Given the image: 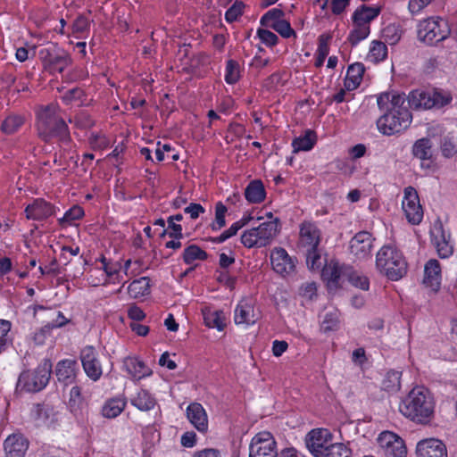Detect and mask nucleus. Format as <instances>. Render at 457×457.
I'll return each mask as SVG.
<instances>
[{"mask_svg": "<svg viewBox=\"0 0 457 457\" xmlns=\"http://www.w3.org/2000/svg\"><path fill=\"white\" fill-rule=\"evenodd\" d=\"M417 457H447L445 445L436 438L420 441L416 447Z\"/></svg>", "mask_w": 457, "mask_h": 457, "instance_id": "obj_18", "label": "nucleus"}, {"mask_svg": "<svg viewBox=\"0 0 457 457\" xmlns=\"http://www.w3.org/2000/svg\"><path fill=\"white\" fill-rule=\"evenodd\" d=\"M24 122V116L14 113L10 114L2 121L1 131L5 135H12L20 129Z\"/></svg>", "mask_w": 457, "mask_h": 457, "instance_id": "obj_34", "label": "nucleus"}, {"mask_svg": "<svg viewBox=\"0 0 457 457\" xmlns=\"http://www.w3.org/2000/svg\"><path fill=\"white\" fill-rule=\"evenodd\" d=\"M69 121L70 122L73 121L77 128L82 129H89L95 123L93 119L91 118V116L85 112H81L78 113L77 115H75L73 120L70 119Z\"/></svg>", "mask_w": 457, "mask_h": 457, "instance_id": "obj_55", "label": "nucleus"}, {"mask_svg": "<svg viewBox=\"0 0 457 457\" xmlns=\"http://www.w3.org/2000/svg\"><path fill=\"white\" fill-rule=\"evenodd\" d=\"M365 71V67L361 62L351 64L347 69L346 77L345 79V87L348 91L356 89L361 80Z\"/></svg>", "mask_w": 457, "mask_h": 457, "instance_id": "obj_27", "label": "nucleus"}, {"mask_svg": "<svg viewBox=\"0 0 457 457\" xmlns=\"http://www.w3.org/2000/svg\"><path fill=\"white\" fill-rule=\"evenodd\" d=\"M430 98L431 102L433 103V107H443L448 104L452 100V97L449 94L440 91L430 92Z\"/></svg>", "mask_w": 457, "mask_h": 457, "instance_id": "obj_57", "label": "nucleus"}, {"mask_svg": "<svg viewBox=\"0 0 457 457\" xmlns=\"http://www.w3.org/2000/svg\"><path fill=\"white\" fill-rule=\"evenodd\" d=\"M378 444L385 457H406L404 441L391 431H383L378 437Z\"/></svg>", "mask_w": 457, "mask_h": 457, "instance_id": "obj_10", "label": "nucleus"}, {"mask_svg": "<svg viewBox=\"0 0 457 457\" xmlns=\"http://www.w3.org/2000/svg\"><path fill=\"white\" fill-rule=\"evenodd\" d=\"M331 38L330 35H321L319 37V46L317 49V54L327 57L329 53L328 40Z\"/></svg>", "mask_w": 457, "mask_h": 457, "instance_id": "obj_62", "label": "nucleus"}, {"mask_svg": "<svg viewBox=\"0 0 457 457\" xmlns=\"http://www.w3.org/2000/svg\"><path fill=\"white\" fill-rule=\"evenodd\" d=\"M257 35L260 37L261 41L269 46H273L278 43V36L271 32L270 30L259 29L257 30Z\"/></svg>", "mask_w": 457, "mask_h": 457, "instance_id": "obj_58", "label": "nucleus"}, {"mask_svg": "<svg viewBox=\"0 0 457 457\" xmlns=\"http://www.w3.org/2000/svg\"><path fill=\"white\" fill-rule=\"evenodd\" d=\"M402 206L410 223L418 225L421 222L423 210L420 204L419 195L413 187H408L405 188Z\"/></svg>", "mask_w": 457, "mask_h": 457, "instance_id": "obj_11", "label": "nucleus"}, {"mask_svg": "<svg viewBox=\"0 0 457 457\" xmlns=\"http://www.w3.org/2000/svg\"><path fill=\"white\" fill-rule=\"evenodd\" d=\"M404 94L385 92L378 96L377 103L383 115L377 121L384 135H393L405 130L411 123L412 115L405 104Z\"/></svg>", "mask_w": 457, "mask_h": 457, "instance_id": "obj_1", "label": "nucleus"}, {"mask_svg": "<svg viewBox=\"0 0 457 457\" xmlns=\"http://www.w3.org/2000/svg\"><path fill=\"white\" fill-rule=\"evenodd\" d=\"M437 234H434V241L437 248V253L441 258H446L453 253V246L449 244L450 236L445 235L442 224L436 228Z\"/></svg>", "mask_w": 457, "mask_h": 457, "instance_id": "obj_30", "label": "nucleus"}, {"mask_svg": "<svg viewBox=\"0 0 457 457\" xmlns=\"http://www.w3.org/2000/svg\"><path fill=\"white\" fill-rule=\"evenodd\" d=\"M126 406L125 400L121 398H112L108 400L102 408V414L108 419L119 416Z\"/></svg>", "mask_w": 457, "mask_h": 457, "instance_id": "obj_35", "label": "nucleus"}, {"mask_svg": "<svg viewBox=\"0 0 457 457\" xmlns=\"http://www.w3.org/2000/svg\"><path fill=\"white\" fill-rule=\"evenodd\" d=\"M240 77V69L237 62L228 60L226 65L225 80L228 84H235Z\"/></svg>", "mask_w": 457, "mask_h": 457, "instance_id": "obj_44", "label": "nucleus"}, {"mask_svg": "<svg viewBox=\"0 0 457 457\" xmlns=\"http://www.w3.org/2000/svg\"><path fill=\"white\" fill-rule=\"evenodd\" d=\"M401 372L395 370L388 371L382 380V389L387 392H397L401 387Z\"/></svg>", "mask_w": 457, "mask_h": 457, "instance_id": "obj_40", "label": "nucleus"}, {"mask_svg": "<svg viewBox=\"0 0 457 457\" xmlns=\"http://www.w3.org/2000/svg\"><path fill=\"white\" fill-rule=\"evenodd\" d=\"M131 403L138 410L147 411L154 407L156 401L146 390L142 389L131 400Z\"/></svg>", "mask_w": 457, "mask_h": 457, "instance_id": "obj_36", "label": "nucleus"}, {"mask_svg": "<svg viewBox=\"0 0 457 457\" xmlns=\"http://www.w3.org/2000/svg\"><path fill=\"white\" fill-rule=\"evenodd\" d=\"M128 292L132 298H139L150 294V284L147 277H142L131 282Z\"/></svg>", "mask_w": 457, "mask_h": 457, "instance_id": "obj_33", "label": "nucleus"}, {"mask_svg": "<svg viewBox=\"0 0 457 457\" xmlns=\"http://www.w3.org/2000/svg\"><path fill=\"white\" fill-rule=\"evenodd\" d=\"M204 324L211 328H217L221 331L226 327L225 315L222 311H212L206 309L203 311Z\"/></svg>", "mask_w": 457, "mask_h": 457, "instance_id": "obj_31", "label": "nucleus"}, {"mask_svg": "<svg viewBox=\"0 0 457 457\" xmlns=\"http://www.w3.org/2000/svg\"><path fill=\"white\" fill-rule=\"evenodd\" d=\"M77 361L63 360L57 363L55 374L57 379L65 386L71 384L76 377Z\"/></svg>", "mask_w": 457, "mask_h": 457, "instance_id": "obj_25", "label": "nucleus"}, {"mask_svg": "<svg viewBox=\"0 0 457 457\" xmlns=\"http://www.w3.org/2000/svg\"><path fill=\"white\" fill-rule=\"evenodd\" d=\"M29 445V440L21 433L8 436L4 442L5 457H24Z\"/></svg>", "mask_w": 457, "mask_h": 457, "instance_id": "obj_19", "label": "nucleus"}, {"mask_svg": "<svg viewBox=\"0 0 457 457\" xmlns=\"http://www.w3.org/2000/svg\"><path fill=\"white\" fill-rule=\"evenodd\" d=\"M380 7L366 4H361L353 12L352 16L353 29L347 37L353 46L368 37L370 33V22L380 14Z\"/></svg>", "mask_w": 457, "mask_h": 457, "instance_id": "obj_5", "label": "nucleus"}, {"mask_svg": "<svg viewBox=\"0 0 457 457\" xmlns=\"http://www.w3.org/2000/svg\"><path fill=\"white\" fill-rule=\"evenodd\" d=\"M256 230L252 228L251 229L244 231L241 236V243L247 248L259 247V238L255 232Z\"/></svg>", "mask_w": 457, "mask_h": 457, "instance_id": "obj_54", "label": "nucleus"}, {"mask_svg": "<svg viewBox=\"0 0 457 457\" xmlns=\"http://www.w3.org/2000/svg\"><path fill=\"white\" fill-rule=\"evenodd\" d=\"M399 411L411 421L426 425L434 416V401L427 388L416 386L401 401Z\"/></svg>", "mask_w": 457, "mask_h": 457, "instance_id": "obj_3", "label": "nucleus"}, {"mask_svg": "<svg viewBox=\"0 0 457 457\" xmlns=\"http://www.w3.org/2000/svg\"><path fill=\"white\" fill-rule=\"evenodd\" d=\"M167 223L168 228H164L160 236L163 237L164 236L169 235L170 237L181 239L183 237L181 225L177 224L174 220H170V218H168Z\"/></svg>", "mask_w": 457, "mask_h": 457, "instance_id": "obj_53", "label": "nucleus"}, {"mask_svg": "<svg viewBox=\"0 0 457 457\" xmlns=\"http://www.w3.org/2000/svg\"><path fill=\"white\" fill-rule=\"evenodd\" d=\"M245 7V4L243 2L237 0L232 6H230L226 13H225V19L228 22H233L237 21V19L242 15L243 9Z\"/></svg>", "mask_w": 457, "mask_h": 457, "instance_id": "obj_56", "label": "nucleus"}, {"mask_svg": "<svg viewBox=\"0 0 457 457\" xmlns=\"http://www.w3.org/2000/svg\"><path fill=\"white\" fill-rule=\"evenodd\" d=\"M337 317L336 316V314L330 312L325 315L321 328L325 332L331 331L337 328Z\"/></svg>", "mask_w": 457, "mask_h": 457, "instance_id": "obj_60", "label": "nucleus"}, {"mask_svg": "<svg viewBox=\"0 0 457 457\" xmlns=\"http://www.w3.org/2000/svg\"><path fill=\"white\" fill-rule=\"evenodd\" d=\"M376 268L388 279L396 281L407 272V262L402 252L395 246L384 245L376 256Z\"/></svg>", "mask_w": 457, "mask_h": 457, "instance_id": "obj_4", "label": "nucleus"}, {"mask_svg": "<svg viewBox=\"0 0 457 457\" xmlns=\"http://www.w3.org/2000/svg\"><path fill=\"white\" fill-rule=\"evenodd\" d=\"M85 96L84 91L79 87H74L67 90L62 96V101L69 104L72 102H79V104L83 103V97Z\"/></svg>", "mask_w": 457, "mask_h": 457, "instance_id": "obj_52", "label": "nucleus"}, {"mask_svg": "<svg viewBox=\"0 0 457 457\" xmlns=\"http://www.w3.org/2000/svg\"><path fill=\"white\" fill-rule=\"evenodd\" d=\"M218 282L224 284L230 289L235 287L237 278L230 276L228 271H220L217 278Z\"/></svg>", "mask_w": 457, "mask_h": 457, "instance_id": "obj_63", "label": "nucleus"}, {"mask_svg": "<svg viewBox=\"0 0 457 457\" xmlns=\"http://www.w3.org/2000/svg\"><path fill=\"white\" fill-rule=\"evenodd\" d=\"M26 217L29 220H44L55 213L54 206L42 198L35 199L25 208Z\"/></svg>", "mask_w": 457, "mask_h": 457, "instance_id": "obj_20", "label": "nucleus"}, {"mask_svg": "<svg viewBox=\"0 0 457 457\" xmlns=\"http://www.w3.org/2000/svg\"><path fill=\"white\" fill-rule=\"evenodd\" d=\"M265 188L259 179L251 181L245 189V199L252 204L262 203L265 199Z\"/></svg>", "mask_w": 457, "mask_h": 457, "instance_id": "obj_29", "label": "nucleus"}, {"mask_svg": "<svg viewBox=\"0 0 457 457\" xmlns=\"http://www.w3.org/2000/svg\"><path fill=\"white\" fill-rule=\"evenodd\" d=\"M123 367L135 379H141L152 374V370L143 361L135 357H127L123 361Z\"/></svg>", "mask_w": 457, "mask_h": 457, "instance_id": "obj_24", "label": "nucleus"}, {"mask_svg": "<svg viewBox=\"0 0 457 457\" xmlns=\"http://www.w3.org/2000/svg\"><path fill=\"white\" fill-rule=\"evenodd\" d=\"M331 434L328 429L316 428L310 431L305 437V445L314 457H320L324 450L328 448L331 443Z\"/></svg>", "mask_w": 457, "mask_h": 457, "instance_id": "obj_12", "label": "nucleus"}, {"mask_svg": "<svg viewBox=\"0 0 457 457\" xmlns=\"http://www.w3.org/2000/svg\"><path fill=\"white\" fill-rule=\"evenodd\" d=\"M12 324L9 320H0V353L5 350L8 344L11 343L9 332Z\"/></svg>", "mask_w": 457, "mask_h": 457, "instance_id": "obj_49", "label": "nucleus"}, {"mask_svg": "<svg viewBox=\"0 0 457 457\" xmlns=\"http://www.w3.org/2000/svg\"><path fill=\"white\" fill-rule=\"evenodd\" d=\"M440 150L445 158H452L457 154V137L448 134L442 137Z\"/></svg>", "mask_w": 457, "mask_h": 457, "instance_id": "obj_38", "label": "nucleus"}, {"mask_svg": "<svg viewBox=\"0 0 457 457\" xmlns=\"http://www.w3.org/2000/svg\"><path fill=\"white\" fill-rule=\"evenodd\" d=\"M37 136L46 143L54 137L57 138L61 145L68 146L71 137L68 125L59 114V107L48 104L43 107L37 115Z\"/></svg>", "mask_w": 457, "mask_h": 457, "instance_id": "obj_2", "label": "nucleus"}, {"mask_svg": "<svg viewBox=\"0 0 457 457\" xmlns=\"http://www.w3.org/2000/svg\"><path fill=\"white\" fill-rule=\"evenodd\" d=\"M187 417L190 423L200 432L208 428L207 414L204 407L198 403H193L187 408Z\"/></svg>", "mask_w": 457, "mask_h": 457, "instance_id": "obj_22", "label": "nucleus"}, {"mask_svg": "<svg viewBox=\"0 0 457 457\" xmlns=\"http://www.w3.org/2000/svg\"><path fill=\"white\" fill-rule=\"evenodd\" d=\"M207 258V253L196 245H188L183 253V261L187 264H191L196 260L204 261Z\"/></svg>", "mask_w": 457, "mask_h": 457, "instance_id": "obj_39", "label": "nucleus"}, {"mask_svg": "<svg viewBox=\"0 0 457 457\" xmlns=\"http://www.w3.org/2000/svg\"><path fill=\"white\" fill-rule=\"evenodd\" d=\"M278 222L279 220L276 218L274 220L262 222L258 227L253 228L259 238V247L267 246L271 243L278 232Z\"/></svg>", "mask_w": 457, "mask_h": 457, "instance_id": "obj_23", "label": "nucleus"}, {"mask_svg": "<svg viewBox=\"0 0 457 457\" xmlns=\"http://www.w3.org/2000/svg\"><path fill=\"white\" fill-rule=\"evenodd\" d=\"M441 267L436 259L429 260L424 268L423 284L434 292H437L441 284Z\"/></svg>", "mask_w": 457, "mask_h": 457, "instance_id": "obj_21", "label": "nucleus"}, {"mask_svg": "<svg viewBox=\"0 0 457 457\" xmlns=\"http://www.w3.org/2000/svg\"><path fill=\"white\" fill-rule=\"evenodd\" d=\"M89 144L94 150L103 149L107 146V139L99 134H92L89 137Z\"/></svg>", "mask_w": 457, "mask_h": 457, "instance_id": "obj_61", "label": "nucleus"}, {"mask_svg": "<svg viewBox=\"0 0 457 457\" xmlns=\"http://www.w3.org/2000/svg\"><path fill=\"white\" fill-rule=\"evenodd\" d=\"M432 143L429 138L418 139L412 146V154L420 160H429L432 156Z\"/></svg>", "mask_w": 457, "mask_h": 457, "instance_id": "obj_37", "label": "nucleus"}, {"mask_svg": "<svg viewBox=\"0 0 457 457\" xmlns=\"http://www.w3.org/2000/svg\"><path fill=\"white\" fill-rule=\"evenodd\" d=\"M38 58L49 72L62 73L71 62L70 54L56 44L48 42L38 50Z\"/></svg>", "mask_w": 457, "mask_h": 457, "instance_id": "obj_7", "label": "nucleus"}, {"mask_svg": "<svg viewBox=\"0 0 457 457\" xmlns=\"http://www.w3.org/2000/svg\"><path fill=\"white\" fill-rule=\"evenodd\" d=\"M387 55V47L385 43L381 41H373L372 46L370 49V56L375 62L383 61Z\"/></svg>", "mask_w": 457, "mask_h": 457, "instance_id": "obj_48", "label": "nucleus"}, {"mask_svg": "<svg viewBox=\"0 0 457 457\" xmlns=\"http://www.w3.org/2000/svg\"><path fill=\"white\" fill-rule=\"evenodd\" d=\"M227 207L221 203L218 202L215 205V220L212 224L213 230H219L226 225L225 214Z\"/></svg>", "mask_w": 457, "mask_h": 457, "instance_id": "obj_47", "label": "nucleus"}, {"mask_svg": "<svg viewBox=\"0 0 457 457\" xmlns=\"http://www.w3.org/2000/svg\"><path fill=\"white\" fill-rule=\"evenodd\" d=\"M347 272H349L348 265L331 261L323 268L322 278L327 281L329 290H336L346 279Z\"/></svg>", "mask_w": 457, "mask_h": 457, "instance_id": "obj_14", "label": "nucleus"}, {"mask_svg": "<svg viewBox=\"0 0 457 457\" xmlns=\"http://www.w3.org/2000/svg\"><path fill=\"white\" fill-rule=\"evenodd\" d=\"M253 313V307L244 302H240L235 310L234 320L236 324H253L257 320Z\"/></svg>", "mask_w": 457, "mask_h": 457, "instance_id": "obj_28", "label": "nucleus"}, {"mask_svg": "<svg viewBox=\"0 0 457 457\" xmlns=\"http://www.w3.org/2000/svg\"><path fill=\"white\" fill-rule=\"evenodd\" d=\"M90 21L84 15L78 16L72 24L73 33H84L89 29Z\"/></svg>", "mask_w": 457, "mask_h": 457, "instance_id": "obj_59", "label": "nucleus"}, {"mask_svg": "<svg viewBox=\"0 0 457 457\" xmlns=\"http://www.w3.org/2000/svg\"><path fill=\"white\" fill-rule=\"evenodd\" d=\"M249 457H278L277 443L271 433L262 431L252 438Z\"/></svg>", "mask_w": 457, "mask_h": 457, "instance_id": "obj_9", "label": "nucleus"}, {"mask_svg": "<svg viewBox=\"0 0 457 457\" xmlns=\"http://www.w3.org/2000/svg\"><path fill=\"white\" fill-rule=\"evenodd\" d=\"M84 215L83 209L79 205L72 206L70 210H68L62 218L58 220L59 224L62 226H66L71 224L72 221L79 220Z\"/></svg>", "mask_w": 457, "mask_h": 457, "instance_id": "obj_45", "label": "nucleus"}, {"mask_svg": "<svg viewBox=\"0 0 457 457\" xmlns=\"http://www.w3.org/2000/svg\"><path fill=\"white\" fill-rule=\"evenodd\" d=\"M408 109H430L433 107V103L430 98V92L425 90H412L407 97Z\"/></svg>", "mask_w": 457, "mask_h": 457, "instance_id": "obj_26", "label": "nucleus"}, {"mask_svg": "<svg viewBox=\"0 0 457 457\" xmlns=\"http://www.w3.org/2000/svg\"><path fill=\"white\" fill-rule=\"evenodd\" d=\"M320 230L312 222L304 221L300 226L297 247L300 251L315 249L320 242Z\"/></svg>", "mask_w": 457, "mask_h": 457, "instance_id": "obj_15", "label": "nucleus"}, {"mask_svg": "<svg viewBox=\"0 0 457 457\" xmlns=\"http://www.w3.org/2000/svg\"><path fill=\"white\" fill-rule=\"evenodd\" d=\"M320 457H352V450L343 443L330 444Z\"/></svg>", "mask_w": 457, "mask_h": 457, "instance_id": "obj_41", "label": "nucleus"}, {"mask_svg": "<svg viewBox=\"0 0 457 457\" xmlns=\"http://www.w3.org/2000/svg\"><path fill=\"white\" fill-rule=\"evenodd\" d=\"M302 252L306 257V263L310 269H319L321 266L320 253L319 252L318 247L315 249H308Z\"/></svg>", "mask_w": 457, "mask_h": 457, "instance_id": "obj_51", "label": "nucleus"}, {"mask_svg": "<svg viewBox=\"0 0 457 457\" xmlns=\"http://www.w3.org/2000/svg\"><path fill=\"white\" fill-rule=\"evenodd\" d=\"M382 37L387 44L395 45L401 39L402 29L398 24H388L383 29Z\"/></svg>", "mask_w": 457, "mask_h": 457, "instance_id": "obj_43", "label": "nucleus"}, {"mask_svg": "<svg viewBox=\"0 0 457 457\" xmlns=\"http://www.w3.org/2000/svg\"><path fill=\"white\" fill-rule=\"evenodd\" d=\"M317 141L316 133L312 129H307L303 136L296 137L292 143L294 152L309 151L311 150Z\"/></svg>", "mask_w": 457, "mask_h": 457, "instance_id": "obj_32", "label": "nucleus"}, {"mask_svg": "<svg viewBox=\"0 0 457 457\" xmlns=\"http://www.w3.org/2000/svg\"><path fill=\"white\" fill-rule=\"evenodd\" d=\"M284 12L281 9L273 8L268 11L260 21L262 26L270 28L276 21H280L283 19Z\"/></svg>", "mask_w": 457, "mask_h": 457, "instance_id": "obj_46", "label": "nucleus"}, {"mask_svg": "<svg viewBox=\"0 0 457 457\" xmlns=\"http://www.w3.org/2000/svg\"><path fill=\"white\" fill-rule=\"evenodd\" d=\"M80 359L83 369L92 380L96 381L102 376V367L96 357V350L93 346H86L80 353Z\"/></svg>", "mask_w": 457, "mask_h": 457, "instance_id": "obj_17", "label": "nucleus"}, {"mask_svg": "<svg viewBox=\"0 0 457 457\" xmlns=\"http://www.w3.org/2000/svg\"><path fill=\"white\" fill-rule=\"evenodd\" d=\"M128 316L134 321H140L145 319V314L140 307L132 305L128 310Z\"/></svg>", "mask_w": 457, "mask_h": 457, "instance_id": "obj_64", "label": "nucleus"}, {"mask_svg": "<svg viewBox=\"0 0 457 457\" xmlns=\"http://www.w3.org/2000/svg\"><path fill=\"white\" fill-rule=\"evenodd\" d=\"M374 238L368 231H360L350 240L349 249L352 254L357 259H365L368 257L373 247Z\"/></svg>", "mask_w": 457, "mask_h": 457, "instance_id": "obj_16", "label": "nucleus"}, {"mask_svg": "<svg viewBox=\"0 0 457 457\" xmlns=\"http://www.w3.org/2000/svg\"><path fill=\"white\" fill-rule=\"evenodd\" d=\"M270 262L273 270L282 277L289 276L295 271L296 259L291 257L282 247L272 250Z\"/></svg>", "mask_w": 457, "mask_h": 457, "instance_id": "obj_13", "label": "nucleus"}, {"mask_svg": "<svg viewBox=\"0 0 457 457\" xmlns=\"http://www.w3.org/2000/svg\"><path fill=\"white\" fill-rule=\"evenodd\" d=\"M52 372V362L45 359L33 370H25L21 373L17 382V389L29 393H37L43 390L49 382Z\"/></svg>", "mask_w": 457, "mask_h": 457, "instance_id": "obj_6", "label": "nucleus"}, {"mask_svg": "<svg viewBox=\"0 0 457 457\" xmlns=\"http://www.w3.org/2000/svg\"><path fill=\"white\" fill-rule=\"evenodd\" d=\"M270 28L277 31L281 37L285 38H288L291 36L295 37V31L291 28L290 23L286 20L276 21V23L272 24Z\"/></svg>", "mask_w": 457, "mask_h": 457, "instance_id": "obj_50", "label": "nucleus"}, {"mask_svg": "<svg viewBox=\"0 0 457 457\" xmlns=\"http://www.w3.org/2000/svg\"><path fill=\"white\" fill-rule=\"evenodd\" d=\"M346 279L355 287L362 290H368L370 287L369 278L361 273L354 270L353 267L349 266V272H347Z\"/></svg>", "mask_w": 457, "mask_h": 457, "instance_id": "obj_42", "label": "nucleus"}, {"mask_svg": "<svg viewBox=\"0 0 457 457\" xmlns=\"http://www.w3.org/2000/svg\"><path fill=\"white\" fill-rule=\"evenodd\" d=\"M450 28L442 18H428L419 25L418 37L428 45H435L448 37Z\"/></svg>", "mask_w": 457, "mask_h": 457, "instance_id": "obj_8", "label": "nucleus"}]
</instances>
